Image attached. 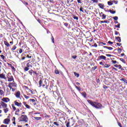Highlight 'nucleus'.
<instances>
[{"label": "nucleus", "instance_id": "obj_1", "mask_svg": "<svg viewBox=\"0 0 127 127\" xmlns=\"http://www.w3.org/2000/svg\"><path fill=\"white\" fill-rule=\"evenodd\" d=\"M88 103H89V104H90V105H91V106H92V107H94V108H95V109H100V108H102V107H103V105H102V104L98 103V102H93L92 101V100H87Z\"/></svg>", "mask_w": 127, "mask_h": 127}, {"label": "nucleus", "instance_id": "obj_2", "mask_svg": "<svg viewBox=\"0 0 127 127\" xmlns=\"http://www.w3.org/2000/svg\"><path fill=\"white\" fill-rule=\"evenodd\" d=\"M8 87L10 88V90H11L12 88H16V83L14 81L12 82H9L8 83Z\"/></svg>", "mask_w": 127, "mask_h": 127}, {"label": "nucleus", "instance_id": "obj_3", "mask_svg": "<svg viewBox=\"0 0 127 127\" xmlns=\"http://www.w3.org/2000/svg\"><path fill=\"white\" fill-rule=\"evenodd\" d=\"M28 121V118L26 115L21 116V122H25V123H27Z\"/></svg>", "mask_w": 127, "mask_h": 127}, {"label": "nucleus", "instance_id": "obj_4", "mask_svg": "<svg viewBox=\"0 0 127 127\" xmlns=\"http://www.w3.org/2000/svg\"><path fill=\"white\" fill-rule=\"evenodd\" d=\"M0 106H1L3 109L7 108V104L2 101L0 102Z\"/></svg>", "mask_w": 127, "mask_h": 127}, {"label": "nucleus", "instance_id": "obj_5", "mask_svg": "<svg viewBox=\"0 0 127 127\" xmlns=\"http://www.w3.org/2000/svg\"><path fill=\"white\" fill-rule=\"evenodd\" d=\"M1 101L3 102V103H8L9 102L10 100L9 98L7 97H4L1 99Z\"/></svg>", "mask_w": 127, "mask_h": 127}, {"label": "nucleus", "instance_id": "obj_6", "mask_svg": "<svg viewBox=\"0 0 127 127\" xmlns=\"http://www.w3.org/2000/svg\"><path fill=\"white\" fill-rule=\"evenodd\" d=\"M15 97H17L18 99H20V91H17L15 94Z\"/></svg>", "mask_w": 127, "mask_h": 127}, {"label": "nucleus", "instance_id": "obj_7", "mask_svg": "<svg viewBox=\"0 0 127 127\" xmlns=\"http://www.w3.org/2000/svg\"><path fill=\"white\" fill-rule=\"evenodd\" d=\"M10 122V120L9 119H6L4 120L3 123L5 124V125H8Z\"/></svg>", "mask_w": 127, "mask_h": 127}, {"label": "nucleus", "instance_id": "obj_8", "mask_svg": "<svg viewBox=\"0 0 127 127\" xmlns=\"http://www.w3.org/2000/svg\"><path fill=\"white\" fill-rule=\"evenodd\" d=\"M14 103L15 106H17V107H21V103L17 102L16 101H15Z\"/></svg>", "mask_w": 127, "mask_h": 127}, {"label": "nucleus", "instance_id": "obj_9", "mask_svg": "<svg viewBox=\"0 0 127 127\" xmlns=\"http://www.w3.org/2000/svg\"><path fill=\"white\" fill-rule=\"evenodd\" d=\"M8 81V82H12V81H13V77L12 76H11L10 77H7Z\"/></svg>", "mask_w": 127, "mask_h": 127}, {"label": "nucleus", "instance_id": "obj_10", "mask_svg": "<svg viewBox=\"0 0 127 127\" xmlns=\"http://www.w3.org/2000/svg\"><path fill=\"white\" fill-rule=\"evenodd\" d=\"M100 16L102 17V19H106V17H107L103 12L100 13Z\"/></svg>", "mask_w": 127, "mask_h": 127}, {"label": "nucleus", "instance_id": "obj_11", "mask_svg": "<svg viewBox=\"0 0 127 127\" xmlns=\"http://www.w3.org/2000/svg\"><path fill=\"white\" fill-rule=\"evenodd\" d=\"M0 78L1 79H5V75L3 73H2L0 74Z\"/></svg>", "mask_w": 127, "mask_h": 127}, {"label": "nucleus", "instance_id": "obj_12", "mask_svg": "<svg viewBox=\"0 0 127 127\" xmlns=\"http://www.w3.org/2000/svg\"><path fill=\"white\" fill-rule=\"evenodd\" d=\"M103 48H106L107 49H109V50H113V48L111 47L104 46Z\"/></svg>", "mask_w": 127, "mask_h": 127}, {"label": "nucleus", "instance_id": "obj_13", "mask_svg": "<svg viewBox=\"0 0 127 127\" xmlns=\"http://www.w3.org/2000/svg\"><path fill=\"white\" fill-rule=\"evenodd\" d=\"M115 67H116L117 68H118L119 69H121L122 68V65L121 64H115Z\"/></svg>", "mask_w": 127, "mask_h": 127}, {"label": "nucleus", "instance_id": "obj_14", "mask_svg": "<svg viewBox=\"0 0 127 127\" xmlns=\"http://www.w3.org/2000/svg\"><path fill=\"white\" fill-rule=\"evenodd\" d=\"M4 44L7 46V47H9L10 45H9V43H8L7 41H4Z\"/></svg>", "mask_w": 127, "mask_h": 127}, {"label": "nucleus", "instance_id": "obj_15", "mask_svg": "<svg viewBox=\"0 0 127 127\" xmlns=\"http://www.w3.org/2000/svg\"><path fill=\"white\" fill-rule=\"evenodd\" d=\"M99 7H100V8H104V7H105V6L104 5V4H102V3H100L99 4Z\"/></svg>", "mask_w": 127, "mask_h": 127}, {"label": "nucleus", "instance_id": "obj_16", "mask_svg": "<svg viewBox=\"0 0 127 127\" xmlns=\"http://www.w3.org/2000/svg\"><path fill=\"white\" fill-rule=\"evenodd\" d=\"M11 107H12V109L13 111H16V107H15V106H14V104H12Z\"/></svg>", "mask_w": 127, "mask_h": 127}, {"label": "nucleus", "instance_id": "obj_17", "mask_svg": "<svg viewBox=\"0 0 127 127\" xmlns=\"http://www.w3.org/2000/svg\"><path fill=\"white\" fill-rule=\"evenodd\" d=\"M81 95H82V96H83V97H84V98H86V97H87V94L85 92H82L81 93Z\"/></svg>", "mask_w": 127, "mask_h": 127}, {"label": "nucleus", "instance_id": "obj_18", "mask_svg": "<svg viewBox=\"0 0 127 127\" xmlns=\"http://www.w3.org/2000/svg\"><path fill=\"white\" fill-rule=\"evenodd\" d=\"M99 58L100 59H103L104 60H106V57H105L104 56H100V57H99Z\"/></svg>", "mask_w": 127, "mask_h": 127}, {"label": "nucleus", "instance_id": "obj_19", "mask_svg": "<svg viewBox=\"0 0 127 127\" xmlns=\"http://www.w3.org/2000/svg\"><path fill=\"white\" fill-rule=\"evenodd\" d=\"M3 111H4V112L5 113V114H6L7 113V112H8V109L7 108L4 109L3 110Z\"/></svg>", "mask_w": 127, "mask_h": 127}, {"label": "nucleus", "instance_id": "obj_20", "mask_svg": "<svg viewBox=\"0 0 127 127\" xmlns=\"http://www.w3.org/2000/svg\"><path fill=\"white\" fill-rule=\"evenodd\" d=\"M74 75L75 76V77H77V78H79L80 74L79 73H77L76 72H74Z\"/></svg>", "mask_w": 127, "mask_h": 127}, {"label": "nucleus", "instance_id": "obj_21", "mask_svg": "<svg viewBox=\"0 0 127 127\" xmlns=\"http://www.w3.org/2000/svg\"><path fill=\"white\" fill-rule=\"evenodd\" d=\"M109 12L111 13L112 14H115L116 13V11H113L111 9L109 10Z\"/></svg>", "mask_w": 127, "mask_h": 127}, {"label": "nucleus", "instance_id": "obj_22", "mask_svg": "<svg viewBox=\"0 0 127 127\" xmlns=\"http://www.w3.org/2000/svg\"><path fill=\"white\" fill-rule=\"evenodd\" d=\"M4 92L3 90L0 89V96H2V95H3L4 94Z\"/></svg>", "mask_w": 127, "mask_h": 127}, {"label": "nucleus", "instance_id": "obj_23", "mask_svg": "<svg viewBox=\"0 0 127 127\" xmlns=\"http://www.w3.org/2000/svg\"><path fill=\"white\" fill-rule=\"evenodd\" d=\"M97 68H98V66H95L94 67H92L91 70L92 71H95V70H96V69H97Z\"/></svg>", "mask_w": 127, "mask_h": 127}, {"label": "nucleus", "instance_id": "obj_24", "mask_svg": "<svg viewBox=\"0 0 127 127\" xmlns=\"http://www.w3.org/2000/svg\"><path fill=\"white\" fill-rule=\"evenodd\" d=\"M26 58H30V59H31V58H32V56L31 55H27V56H26Z\"/></svg>", "mask_w": 127, "mask_h": 127}, {"label": "nucleus", "instance_id": "obj_25", "mask_svg": "<svg viewBox=\"0 0 127 127\" xmlns=\"http://www.w3.org/2000/svg\"><path fill=\"white\" fill-rule=\"evenodd\" d=\"M108 5H113V2H112L111 1H109L108 2Z\"/></svg>", "mask_w": 127, "mask_h": 127}, {"label": "nucleus", "instance_id": "obj_26", "mask_svg": "<svg viewBox=\"0 0 127 127\" xmlns=\"http://www.w3.org/2000/svg\"><path fill=\"white\" fill-rule=\"evenodd\" d=\"M122 81H123V82H124L125 83H126V84H127V79H125V78H122Z\"/></svg>", "mask_w": 127, "mask_h": 127}, {"label": "nucleus", "instance_id": "obj_27", "mask_svg": "<svg viewBox=\"0 0 127 127\" xmlns=\"http://www.w3.org/2000/svg\"><path fill=\"white\" fill-rule=\"evenodd\" d=\"M42 79H41L40 80V81H39V85H40V87H41V86H42Z\"/></svg>", "mask_w": 127, "mask_h": 127}, {"label": "nucleus", "instance_id": "obj_28", "mask_svg": "<svg viewBox=\"0 0 127 127\" xmlns=\"http://www.w3.org/2000/svg\"><path fill=\"white\" fill-rule=\"evenodd\" d=\"M117 40H118V42H121V38L118 37L116 38Z\"/></svg>", "mask_w": 127, "mask_h": 127}, {"label": "nucleus", "instance_id": "obj_29", "mask_svg": "<svg viewBox=\"0 0 127 127\" xmlns=\"http://www.w3.org/2000/svg\"><path fill=\"white\" fill-rule=\"evenodd\" d=\"M54 125H55V126H57V127H59V125L56 122H54Z\"/></svg>", "mask_w": 127, "mask_h": 127}, {"label": "nucleus", "instance_id": "obj_30", "mask_svg": "<svg viewBox=\"0 0 127 127\" xmlns=\"http://www.w3.org/2000/svg\"><path fill=\"white\" fill-rule=\"evenodd\" d=\"M24 97L25 99H26L27 100H28V99H29V96H27L26 95H24Z\"/></svg>", "mask_w": 127, "mask_h": 127}, {"label": "nucleus", "instance_id": "obj_31", "mask_svg": "<svg viewBox=\"0 0 127 127\" xmlns=\"http://www.w3.org/2000/svg\"><path fill=\"white\" fill-rule=\"evenodd\" d=\"M33 72H34V71L32 69L29 71V74H30V75H32V73H33Z\"/></svg>", "mask_w": 127, "mask_h": 127}, {"label": "nucleus", "instance_id": "obj_32", "mask_svg": "<svg viewBox=\"0 0 127 127\" xmlns=\"http://www.w3.org/2000/svg\"><path fill=\"white\" fill-rule=\"evenodd\" d=\"M104 66H105V68H109V67H110V65L108 64H105L104 65Z\"/></svg>", "mask_w": 127, "mask_h": 127}, {"label": "nucleus", "instance_id": "obj_33", "mask_svg": "<svg viewBox=\"0 0 127 127\" xmlns=\"http://www.w3.org/2000/svg\"><path fill=\"white\" fill-rule=\"evenodd\" d=\"M73 2V0H67V3L68 4L71 3V2Z\"/></svg>", "mask_w": 127, "mask_h": 127}, {"label": "nucleus", "instance_id": "obj_34", "mask_svg": "<svg viewBox=\"0 0 127 127\" xmlns=\"http://www.w3.org/2000/svg\"><path fill=\"white\" fill-rule=\"evenodd\" d=\"M15 49H16V46H14L11 49V50L12 51H13V50H15Z\"/></svg>", "mask_w": 127, "mask_h": 127}, {"label": "nucleus", "instance_id": "obj_35", "mask_svg": "<svg viewBox=\"0 0 127 127\" xmlns=\"http://www.w3.org/2000/svg\"><path fill=\"white\" fill-rule=\"evenodd\" d=\"M76 89H77V90H78V91H80L81 90V88L80 87H79L78 86H75Z\"/></svg>", "mask_w": 127, "mask_h": 127}, {"label": "nucleus", "instance_id": "obj_36", "mask_svg": "<svg viewBox=\"0 0 127 127\" xmlns=\"http://www.w3.org/2000/svg\"><path fill=\"white\" fill-rule=\"evenodd\" d=\"M113 19H114V20H118V16L114 17Z\"/></svg>", "mask_w": 127, "mask_h": 127}, {"label": "nucleus", "instance_id": "obj_37", "mask_svg": "<svg viewBox=\"0 0 127 127\" xmlns=\"http://www.w3.org/2000/svg\"><path fill=\"white\" fill-rule=\"evenodd\" d=\"M24 70L25 71H28V70H29V68H28V67L27 66L24 68Z\"/></svg>", "mask_w": 127, "mask_h": 127}, {"label": "nucleus", "instance_id": "obj_38", "mask_svg": "<svg viewBox=\"0 0 127 127\" xmlns=\"http://www.w3.org/2000/svg\"><path fill=\"white\" fill-rule=\"evenodd\" d=\"M30 102H32V103H34L35 102V100L33 99H30Z\"/></svg>", "mask_w": 127, "mask_h": 127}, {"label": "nucleus", "instance_id": "obj_39", "mask_svg": "<svg viewBox=\"0 0 127 127\" xmlns=\"http://www.w3.org/2000/svg\"><path fill=\"white\" fill-rule=\"evenodd\" d=\"M113 2H114L115 4H118V0H113Z\"/></svg>", "mask_w": 127, "mask_h": 127}, {"label": "nucleus", "instance_id": "obj_40", "mask_svg": "<svg viewBox=\"0 0 127 127\" xmlns=\"http://www.w3.org/2000/svg\"><path fill=\"white\" fill-rule=\"evenodd\" d=\"M35 120H40L41 119V117H34Z\"/></svg>", "mask_w": 127, "mask_h": 127}, {"label": "nucleus", "instance_id": "obj_41", "mask_svg": "<svg viewBox=\"0 0 127 127\" xmlns=\"http://www.w3.org/2000/svg\"><path fill=\"white\" fill-rule=\"evenodd\" d=\"M55 74H59V71H58V70H55Z\"/></svg>", "mask_w": 127, "mask_h": 127}, {"label": "nucleus", "instance_id": "obj_42", "mask_svg": "<svg viewBox=\"0 0 127 127\" xmlns=\"http://www.w3.org/2000/svg\"><path fill=\"white\" fill-rule=\"evenodd\" d=\"M71 57L73 59H76L77 58V56H72Z\"/></svg>", "mask_w": 127, "mask_h": 127}, {"label": "nucleus", "instance_id": "obj_43", "mask_svg": "<svg viewBox=\"0 0 127 127\" xmlns=\"http://www.w3.org/2000/svg\"><path fill=\"white\" fill-rule=\"evenodd\" d=\"M26 107V108H27V109H30V106H29V105H28V104L26 105V106H25Z\"/></svg>", "mask_w": 127, "mask_h": 127}, {"label": "nucleus", "instance_id": "obj_44", "mask_svg": "<svg viewBox=\"0 0 127 127\" xmlns=\"http://www.w3.org/2000/svg\"><path fill=\"white\" fill-rule=\"evenodd\" d=\"M83 7H81L79 8L80 11H82V12H84V11H83Z\"/></svg>", "mask_w": 127, "mask_h": 127}, {"label": "nucleus", "instance_id": "obj_45", "mask_svg": "<svg viewBox=\"0 0 127 127\" xmlns=\"http://www.w3.org/2000/svg\"><path fill=\"white\" fill-rule=\"evenodd\" d=\"M0 57L2 59H4V58H5V57H4V56H3V55H1Z\"/></svg>", "mask_w": 127, "mask_h": 127}, {"label": "nucleus", "instance_id": "obj_46", "mask_svg": "<svg viewBox=\"0 0 127 127\" xmlns=\"http://www.w3.org/2000/svg\"><path fill=\"white\" fill-rule=\"evenodd\" d=\"M51 39L53 43H54V37H53V36H52Z\"/></svg>", "mask_w": 127, "mask_h": 127}, {"label": "nucleus", "instance_id": "obj_47", "mask_svg": "<svg viewBox=\"0 0 127 127\" xmlns=\"http://www.w3.org/2000/svg\"><path fill=\"white\" fill-rule=\"evenodd\" d=\"M15 115H16V116H19V113L17 112V111H16L15 112Z\"/></svg>", "mask_w": 127, "mask_h": 127}, {"label": "nucleus", "instance_id": "obj_48", "mask_svg": "<svg viewBox=\"0 0 127 127\" xmlns=\"http://www.w3.org/2000/svg\"><path fill=\"white\" fill-rule=\"evenodd\" d=\"M120 60H121L122 62H123V63L126 64V61H125V60H124L123 59H120Z\"/></svg>", "mask_w": 127, "mask_h": 127}, {"label": "nucleus", "instance_id": "obj_49", "mask_svg": "<svg viewBox=\"0 0 127 127\" xmlns=\"http://www.w3.org/2000/svg\"><path fill=\"white\" fill-rule=\"evenodd\" d=\"M27 67H28V68H31V67H32V65H31V64H27Z\"/></svg>", "mask_w": 127, "mask_h": 127}, {"label": "nucleus", "instance_id": "obj_50", "mask_svg": "<svg viewBox=\"0 0 127 127\" xmlns=\"http://www.w3.org/2000/svg\"><path fill=\"white\" fill-rule=\"evenodd\" d=\"M115 35H118V34H119V32L115 31Z\"/></svg>", "mask_w": 127, "mask_h": 127}, {"label": "nucleus", "instance_id": "obj_51", "mask_svg": "<svg viewBox=\"0 0 127 127\" xmlns=\"http://www.w3.org/2000/svg\"><path fill=\"white\" fill-rule=\"evenodd\" d=\"M64 24L65 26H66V27H67L68 25V23H64Z\"/></svg>", "mask_w": 127, "mask_h": 127}, {"label": "nucleus", "instance_id": "obj_52", "mask_svg": "<svg viewBox=\"0 0 127 127\" xmlns=\"http://www.w3.org/2000/svg\"><path fill=\"white\" fill-rule=\"evenodd\" d=\"M114 43L113 42L111 41H108V44H113Z\"/></svg>", "mask_w": 127, "mask_h": 127}, {"label": "nucleus", "instance_id": "obj_53", "mask_svg": "<svg viewBox=\"0 0 127 127\" xmlns=\"http://www.w3.org/2000/svg\"><path fill=\"white\" fill-rule=\"evenodd\" d=\"M11 68L12 69V70H13V71H15V68H14V66H11Z\"/></svg>", "mask_w": 127, "mask_h": 127}, {"label": "nucleus", "instance_id": "obj_54", "mask_svg": "<svg viewBox=\"0 0 127 127\" xmlns=\"http://www.w3.org/2000/svg\"><path fill=\"white\" fill-rule=\"evenodd\" d=\"M0 127H7V126L2 125H1Z\"/></svg>", "mask_w": 127, "mask_h": 127}, {"label": "nucleus", "instance_id": "obj_55", "mask_svg": "<svg viewBox=\"0 0 127 127\" xmlns=\"http://www.w3.org/2000/svg\"><path fill=\"white\" fill-rule=\"evenodd\" d=\"M92 1H93L94 2H98V0H91Z\"/></svg>", "mask_w": 127, "mask_h": 127}, {"label": "nucleus", "instance_id": "obj_56", "mask_svg": "<svg viewBox=\"0 0 127 127\" xmlns=\"http://www.w3.org/2000/svg\"><path fill=\"white\" fill-rule=\"evenodd\" d=\"M78 3H82V1H81V0H77Z\"/></svg>", "mask_w": 127, "mask_h": 127}, {"label": "nucleus", "instance_id": "obj_57", "mask_svg": "<svg viewBox=\"0 0 127 127\" xmlns=\"http://www.w3.org/2000/svg\"><path fill=\"white\" fill-rule=\"evenodd\" d=\"M20 54L22 53V49H20L19 51Z\"/></svg>", "mask_w": 127, "mask_h": 127}, {"label": "nucleus", "instance_id": "obj_58", "mask_svg": "<svg viewBox=\"0 0 127 127\" xmlns=\"http://www.w3.org/2000/svg\"><path fill=\"white\" fill-rule=\"evenodd\" d=\"M118 126L120 127H123V126H122V124H121L120 123H118Z\"/></svg>", "mask_w": 127, "mask_h": 127}, {"label": "nucleus", "instance_id": "obj_59", "mask_svg": "<svg viewBox=\"0 0 127 127\" xmlns=\"http://www.w3.org/2000/svg\"><path fill=\"white\" fill-rule=\"evenodd\" d=\"M106 56H107L108 57H111V56H112V55H110V54H106Z\"/></svg>", "mask_w": 127, "mask_h": 127}, {"label": "nucleus", "instance_id": "obj_60", "mask_svg": "<svg viewBox=\"0 0 127 127\" xmlns=\"http://www.w3.org/2000/svg\"><path fill=\"white\" fill-rule=\"evenodd\" d=\"M112 62H113V64H116L117 63L116 61H113Z\"/></svg>", "mask_w": 127, "mask_h": 127}, {"label": "nucleus", "instance_id": "obj_61", "mask_svg": "<svg viewBox=\"0 0 127 127\" xmlns=\"http://www.w3.org/2000/svg\"><path fill=\"white\" fill-rule=\"evenodd\" d=\"M37 21L39 22V23H41V21H40V19H38Z\"/></svg>", "mask_w": 127, "mask_h": 127}, {"label": "nucleus", "instance_id": "obj_62", "mask_svg": "<svg viewBox=\"0 0 127 127\" xmlns=\"http://www.w3.org/2000/svg\"><path fill=\"white\" fill-rule=\"evenodd\" d=\"M23 3H24L25 4H26V5H28V3L27 2H24Z\"/></svg>", "mask_w": 127, "mask_h": 127}, {"label": "nucleus", "instance_id": "obj_63", "mask_svg": "<svg viewBox=\"0 0 127 127\" xmlns=\"http://www.w3.org/2000/svg\"><path fill=\"white\" fill-rule=\"evenodd\" d=\"M11 90L12 92H14V91H15V89L13 87H12Z\"/></svg>", "mask_w": 127, "mask_h": 127}, {"label": "nucleus", "instance_id": "obj_64", "mask_svg": "<svg viewBox=\"0 0 127 127\" xmlns=\"http://www.w3.org/2000/svg\"><path fill=\"white\" fill-rule=\"evenodd\" d=\"M12 121H14V122H15V117H13Z\"/></svg>", "mask_w": 127, "mask_h": 127}]
</instances>
